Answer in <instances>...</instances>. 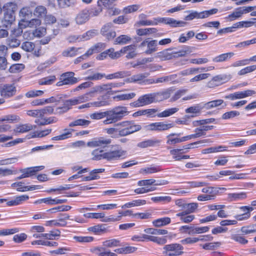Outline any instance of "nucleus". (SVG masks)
Returning <instances> with one entry per match:
<instances>
[{"label": "nucleus", "mask_w": 256, "mask_h": 256, "mask_svg": "<svg viewBox=\"0 0 256 256\" xmlns=\"http://www.w3.org/2000/svg\"><path fill=\"white\" fill-rule=\"evenodd\" d=\"M129 112L128 108L123 106H117L112 109L104 112H98L90 115L91 118L100 120L105 117L103 121L104 124H112L121 120L124 116L128 115Z\"/></svg>", "instance_id": "f257e3e1"}, {"label": "nucleus", "mask_w": 256, "mask_h": 256, "mask_svg": "<svg viewBox=\"0 0 256 256\" xmlns=\"http://www.w3.org/2000/svg\"><path fill=\"white\" fill-rule=\"evenodd\" d=\"M116 128L104 129V131L108 134H112L118 132L120 136H125L140 130V125L136 124L133 121H123L115 124Z\"/></svg>", "instance_id": "f03ea898"}, {"label": "nucleus", "mask_w": 256, "mask_h": 256, "mask_svg": "<svg viewBox=\"0 0 256 256\" xmlns=\"http://www.w3.org/2000/svg\"><path fill=\"white\" fill-rule=\"evenodd\" d=\"M183 247L178 244L166 245L163 248L162 254L166 256H178L183 253Z\"/></svg>", "instance_id": "7ed1b4c3"}, {"label": "nucleus", "mask_w": 256, "mask_h": 256, "mask_svg": "<svg viewBox=\"0 0 256 256\" xmlns=\"http://www.w3.org/2000/svg\"><path fill=\"white\" fill-rule=\"evenodd\" d=\"M155 102L154 93L146 94L140 96L138 100L132 103L134 107H140L150 104Z\"/></svg>", "instance_id": "20e7f679"}, {"label": "nucleus", "mask_w": 256, "mask_h": 256, "mask_svg": "<svg viewBox=\"0 0 256 256\" xmlns=\"http://www.w3.org/2000/svg\"><path fill=\"white\" fill-rule=\"evenodd\" d=\"M256 92L253 90H246L244 91H238L226 95L224 96L226 99L230 100H235L238 99H242L248 96H252L256 94Z\"/></svg>", "instance_id": "39448f33"}, {"label": "nucleus", "mask_w": 256, "mask_h": 256, "mask_svg": "<svg viewBox=\"0 0 256 256\" xmlns=\"http://www.w3.org/2000/svg\"><path fill=\"white\" fill-rule=\"evenodd\" d=\"M230 78V76L229 74H222L216 76L208 82L207 86L210 88H214L228 82Z\"/></svg>", "instance_id": "423d86ee"}, {"label": "nucleus", "mask_w": 256, "mask_h": 256, "mask_svg": "<svg viewBox=\"0 0 256 256\" xmlns=\"http://www.w3.org/2000/svg\"><path fill=\"white\" fill-rule=\"evenodd\" d=\"M74 75L73 72H67L63 74L61 76V80L58 82L56 86H60L63 85L72 84L78 82V80L76 78L74 77Z\"/></svg>", "instance_id": "0eeeda50"}, {"label": "nucleus", "mask_w": 256, "mask_h": 256, "mask_svg": "<svg viewBox=\"0 0 256 256\" xmlns=\"http://www.w3.org/2000/svg\"><path fill=\"white\" fill-rule=\"evenodd\" d=\"M157 40H150V38H148L144 40L141 42L138 47L142 48L144 46H147V49L144 51V53L147 54H151L157 50Z\"/></svg>", "instance_id": "6e6552de"}, {"label": "nucleus", "mask_w": 256, "mask_h": 256, "mask_svg": "<svg viewBox=\"0 0 256 256\" xmlns=\"http://www.w3.org/2000/svg\"><path fill=\"white\" fill-rule=\"evenodd\" d=\"M126 152L121 149L105 152L104 158L108 161L116 160L125 156Z\"/></svg>", "instance_id": "1a4fd4ad"}, {"label": "nucleus", "mask_w": 256, "mask_h": 256, "mask_svg": "<svg viewBox=\"0 0 256 256\" xmlns=\"http://www.w3.org/2000/svg\"><path fill=\"white\" fill-rule=\"evenodd\" d=\"M112 23H107L104 25L100 30L101 34L105 36L108 40L113 39L116 36V32L112 30Z\"/></svg>", "instance_id": "9d476101"}, {"label": "nucleus", "mask_w": 256, "mask_h": 256, "mask_svg": "<svg viewBox=\"0 0 256 256\" xmlns=\"http://www.w3.org/2000/svg\"><path fill=\"white\" fill-rule=\"evenodd\" d=\"M88 9L85 8L79 12L76 15L74 20L76 24L82 25L89 20Z\"/></svg>", "instance_id": "9b49d317"}, {"label": "nucleus", "mask_w": 256, "mask_h": 256, "mask_svg": "<svg viewBox=\"0 0 256 256\" xmlns=\"http://www.w3.org/2000/svg\"><path fill=\"white\" fill-rule=\"evenodd\" d=\"M44 166H34L28 168L26 170H20L23 174L20 176H18L16 179L20 180L24 178H28L34 175L36 172L43 170Z\"/></svg>", "instance_id": "f8f14e48"}, {"label": "nucleus", "mask_w": 256, "mask_h": 256, "mask_svg": "<svg viewBox=\"0 0 256 256\" xmlns=\"http://www.w3.org/2000/svg\"><path fill=\"white\" fill-rule=\"evenodd\" d=\"M112 142L110 138H100L88 142L87 143V146L90 148H94L97 146H105Z\"/></svg>", "instance_id": "ddd939ff"}, {"label": "nucleus", "mask_w": 256, "mask_h": 256, "mask_svg": "<svg viewBox=\"0 0 256 256\" xmlns=\"http://www.w3.org/2000/svg\"><path fill=\"white\" fill-rule=\"evenodd\" d=\"M160 22H163L166 24L169 25L172 27L184 26L187 24V22L182 20H177L172 18H160Z\"/></svg>", "instance_id": "4468645a"}, {"label": "nucleus", "mask_w": 256, "mask_h": 256, "mask_svg": "<svg viewBox=\"0 0 256 256\" xmlns=\"http://www.w3.org/2000/svg\"><path fill=\"white\" fill-rule=\"evenodd\" d=\"M110 102L108 100H100L99 98L98 101L94 102H88L80 106L78 108L79 109L89 108L92 106L100 107L109 105Z\"/></svg>", "instance_id": "2eb2a0df"}, {"label": "nucleus", "mask_w": 256, "mask_h": 256, "mask_svg": "<svg viewBox=\"0 0 256 256\" xmlns=\"http://www.w3.org/2000/svg\"><path fill=\"white\" fill-rule=\"evenodd\" d=\"M120 52L124 54H126V57L128 59H132L136 56V48L134 46L130 45L123 48Z\"/></svg>", "instance_id": "dca6fc26"}, {"label": "nucleus", "mask_w": 256, "mask_h": 256, "mask_svg": "<svg viewBox=\"0 0 256 256\" xmlns=\"http://www.w3.org/2000/svg\"><path fill=\"white\" fill-rule=\"evenodd\" d=\"M172 90L168 88L163 92L154 93L155 102H160L168 98Z\"/></svg>", "instance_id": "f3484780"}, {"label": "nucleus", "mask_w": 256, "mask_h": 256, "mask_svg": "<svg viewBox=\"0 0 256 256\" xmlns=\"http://www.w3.org/2000/svg\"><path fill=\"white\" fill-rule=\"evenodd\" d=\"M94 96V93L92 90L88 92H87L83 95L80 96L74 99L75 104H78L82 102H84L88 101L90 98Z\"/></svg>", "instance_id": "a211bd4d"}, {"label": "nucleus", "mask_w": 256, "mask_h": 256, "mask_svg": "<svg viewBox=\"0 0 256 256\" xmlns=\"http://www.w3.org/2000/svg\"><path fill=\"white\" fill-rule=\"evenodd\" d=\"M36 128V126H32L30 124L17 125L14 130L16 132L24 133Z\"/></svg>", "instance_id": "6ab92c4d"}, {"label": "nucleus", "mask_w": 256, "mask_h": 256, "mask_svg": "<svg viewBox=\"0 0 256 256\" xmlns=\"http://www.w3.org/2000/svg\"><path fill=\"white\" fill-rule=\"evenodd\" d=\"M16 92V88L12 86H4L1 90V95L4 97H10L14 94Z\"/></svg>", "instance_id": "aec40b11"}, {"label": "nucleus", "mask_w": 256, "mask_h": 256, "mask_svg": "<svg viewBox=\"0 0 256 256\" xmlns=\"http://www.w3.org/2000/svg\"><path fill=\"white\" fill-rule=\"evenodd\" d=\"M207 18L205 11L198 12L196 11H192L189 14L186 16L184 20H192L194 18Z\"/></svg>", "instance_id": "412c9836"}, {"label": "nucleus", "mask_w": 256, "mask_h": 256, "mask_svg": "<svg viewBox=\"0 0 256 256\" xmlns=\"http://www.w3.org/2000/svg\"><path fill=\"white\" fill-rule=\"evenodd\" d=\"M234 56V53L232 52L222 54L213 58L212 61L216 63L222 62L230 59Z\"/></svg>", "instance_id": "4be33fe9"}, {"label": "nucleus", "mask_w": 256, "mask_h": 256, "mask_svg": "<svg viewBox=\"0 0 256 256\" xmlns=\"http://www.w3.org/2000/svg\"><path fill=\"white\" fill-rule=\"evenodd\" d=\"M177 78V74H174L172 75H170L168 76H163L161 78H158L156 80L154 79L150 80V84L153 83H162V82H172L174 81V80Z\"/></svg>", "instance_id": "5701e85b"}, {"label": "nucleus", "mask_w": 256, "mask_h": 256, "mask_svg": "<svg viewBox=\"0 0 256 256\" xmlns=\"http://www.w3.org/2000/svg\"><path fill=\"white\" fill-rule=\"evenodd\" d=\"M15 21V14L13 12H4L3 22L6 27L12 24Z\"/></svg>", "instance_id": "b1692460"}, {"label": "nucleus", "mask_w": 256, "mask_h": 256, "mask_svg": "<svg viewBox=\"0 0 256 256\" xmlns=\"http://www.w3.org/2000/svg\"><path fill=\"white\" fill-rule=\"evenodd\" d=\"M94 252L98 256H117L115 253L106 250L104 247H98L94 248Z\"/></svg>", "instance_id": "393cba45"}, {"label": "nucleus", "mask_w": 256, "mask_h": 256, "mask_svg": "<svg viewBox=\"0 0 256 256\" xmlns=\"http://www.w3.org/2000/svg\"><path fill=\"white\" fill-rule=\"evenodd\" d=\"M90 124V122L85 119L79 118L76 119L68 124L70 127H74L76 126H87Z\"/></svg>", "instance_id": "a878e982"}, {"label": "nucleus", "mask_w": 256, "mask_h": 256, "mask_svg": "<svg viewBox=\"0 0 256 256\" xmlns=\"http://www.w3.org/2000/svg\"><path fill=\"white\" fill-rule=\"evenodd\" d=\"M171 220L168 217H164L153 221L152 224L156 227H160L166 226L170 223Z\"/></svg>", "instance_id": "bb28decb"}, {"label": "nucleus", "mask_w": 256, "mask_h": 256, "mask_svg": "<svg viewBox=\"0 0 256 256\" xmlns=\"http://www.w3.org/2000/svg\"><path fill=\"white\" fill-rule=\"evenodd\" d=\"M176 216L180 217V220L184 223H190L195 218L194 215L184 214V212H179L176 214Z\"/></svg>", "instance_id": "cd10ccee"}, {"label": "nucleus", "mask_w": 256, "mask_h": 256, "mask_svg": "<svg viewBox=\"0 0 256 256\" xmlns=\"http://www.w3.org/2000/svg\"><path fill=\"white\" fill-rule=\"evenodd\" d=\"M75 103L74 100V99H70L66 100L64 102V106L62 107H58V110H62V111L60 112H59L60 114H62L64 112H66L67 111H68L70 108V106H74Z\"/></svg>", "instance_id": "c85d7f7f"}, {"label": "nucleus", "mask_w": 256, "mask_h": 256, "mask_svg": "<svg viewBox=\"0 0 256 256\" xmlns=\"http://www.w3.org/2000/svg\"><path fill=\"white\" fill-rule=\"evenodd\" d=\"M144 238H147L150 241L156 242L158 244H163L166 243V237H158V236H154L148 235H144Z\"/></svg>", "instance_id": "c756f323"}, {"label": "nucleus", "mask_w": 256, "mask_h": 256, "mask_svg": "<svg viewBox=\"0 0 256 256\" xmlns=\"http://www.w3.org/2000/svg\"><path fill=\"white\" fill-rule=\"evenodd\" d=\"M3 9L4 12H13L15 14L16 11L18 9V6L15 2H8L3 6Z\"/></svg>", "instance_id": "7c9ffc66"}, {"label": "nucleus", "mask_w": 256, "mask_h": 256, "mask_svg": "<svg viewBox=\"0 0 256 256\" xmlns=\"http://www.w3.org/2000/svg\"><path fill=\"white\" fill-rule=\"evenodd\" d=\"M58 6L60 8L74 6L76 4V0H57Z\"/></svg>", "instance_id": "2f4dec72"}, {"label": "nucleus", "mask_w": 256, "mask_h": 256, "mask_svg": "<svg viewBox=\"0 0 256 256\" xmlns=\"http://www.w3.org/2000/svg\"><path fill=\"white\" fill-rule=\"evenodd\" d=\"M146 204V200H137L128 202L123 205L122 208H131L134 206H138L144 205Z\"/></svg>", "instance_id": "473e14b6"}, {"label": "nucleus", "mask_w": 256, "mask_h": 256, "mask_svg": "<svg viewBox=\"0 0 256 256\" xmlns=\"http://www.w3.org/2000/svg\"><path fill=\"white\" fill-rule=\"evenodd\" d=\"M180 136V134L177 133H171L166 136L167 140L166 143L170 145H174L176 144H178L179 140L178 138H174V136Z\"/></svg>", "instance_id": "72a5a7b5"}, {"label": "nucleus", "mask_w": 256, "mask_h": 256, "mask_svg": "<svg viewBox=\"0 0 256 256\" xmlns=\"http://www.w3.org/2000/svg\"><path fill=\"white\" fill-rule=\"evenodd\" d=\"M223 103H224V100L221 99L216 100L206 103L204 108L208 110L220 106Z\"/></svg>", "instance_id": "f704fd0d"}, {"label": "nucleus", "mask_w": 256, "mask_h": 256, "mask_svg": "<svg viewBox=\"0 0 256 256\" xmlns=\"http://www.w3.org/2000/svg\"><path fill=\"white\" fill-rule=\"evenodd\" d=\"M197 208L198 204L196 203H186L184 207V208L183 209V211L182 212H181L190 214L191 213L194 212Z\"/></svg>", "instance_id": "c9c22d12"}, {"label": "nucleus", "mask_w": 256, "mask_h": 256, "mask_svg": "<svg viewBox=\"0 0 256 256\" xmlns=\"http://www.w3.org/2000/svg\"><path fill=\"white\" fill-rule=\"evenodd\" d=\"M246 198L245 192L229 194L228 198L230 201H236L244 199Z\"/></svg>", "instance_id": "e433bc0d"}, {"label": "nucleus", "mask_w": 256, "mask_h": 256, "mask_svg": "<svg viewBox=\"0 0 256 256\" xmlns=\"http://www.w3.org/2000/svg\"><path fill=\"white\" fill-rule=\"evenodd\" d=\"M158 56L162 60H170L174 58V52H169L168 50L158 53Z\"/></svg>", "instance_id": "4c0bfd02"}, {"label": "nucleus", "mask_w": 256, "mask_h": 256, "mask_svg": "<svg viewBox=\"0 0 256 256\" xmlns=\"http://www.w3.org/2000/svg\"><path fill=\"white\" fill-rule=\"evenodd\" d=\"M20 120V118L19 116L16 114H8L4 116L2 118H0V122L7 121L9 122H18Z\"/></svg>", "instance_id": "58836bf2"}, {"label": "nucleus", "mask_w": 256, "mask_h": 256, "mask_svg": "<svg viewBox=\"0 0 256 256\" xmlns=\"http://www.w3.org/2000/svg\"><path fill=\"white\" fill-rule=\"evenodd\" d=\"M104 153L105 152H104L103 150H99L98 149L94 150L92 152V160H99L104 159Z\"/></svg>", "instance_id": "ea45409f"}, {"label": "nucleus", "mask_w": 256, "mask_h": 256, "mask_svg": "<svg viewBox=\"0 0 256 256\" xmlns=\"http://www.w3.org/2000/svg\"><path fill=\"white\" fill-rule=\"evenodd\" d=\"M92 90L94 94L96 92H108L112 89L110 88V84H108L102 86H96Z\"/></svg>", "instance_id": "a19ab883"}, {"label": "nucleus", "mask_w": 256, "mask_h": 256, "mask_svg": "<svg viewBox=\"0 0 256 256\" xmlns=\"http://www.w3.org/2000/svg\"><path fill=\"white\" fill-rule=\"evenodd\" d=\"M178 108H169V109H168V110H166L163 111L162 112L158 114L157 116L158 118L168 117V116L172 115L173 114H174V113L177 112L178 111Z\"/></svg>", "instance_id": "79ce46f5"}, {"label": "nucleus", "mask_w": 256, "mask_h": 256, "mask_svg": "<svg viewBox=\"0 0 256 256\" xmlns=\"http://www.w3.org/2000/svg\"><path fill=\"white\" fill-rule=\"evenodd\" d=\"M202 191L206 194L208 196H212V198L214 199L218 192V190L216 188L211 186L203 188Z\"/></svg>", "instance_id": "37998d69"}, {"label": "nucleus", "mask_w": 256, "mask_h": 256, "mask_svg": "<svg viewBox=\"0 0 256 256\" xmlns=\"http://www.w3.org/2000/svg\"><path fill=\"white\" fill-rule=\"evenodd\" d=\"M98 30H92L86 32V33L82 35V38H80V40H88L90 38L94 37V36L98 35Z\"/></svg>", "instance_id": "c03bdc74"}, {"label": "nucleus", "mask_w": 256, "mask_h": 256, "mask_svg": "<svg viewBox=\"0 0 256 256\" xmlns=\"http://www.w3.org/2000/svg\"><path fill=\"white\" fill-rule=\"evenodd\" d=\"M129 72H128L122 71V72H115L114 74H110L106 76V78L107 79H113V78H122L127 76H129Z\"/></svg>", "instance_id": "a18cd8bd"}, {"label": "nucleus", "mask_w": 256, "mask_h": 256, "mask_svg": "<svg viewBox=\"0 0 256 256\" xmlns=\"http://www.w3.org/2000/svg\"><path fill=\"white\" fill-rule=\"evenodd\" d=\"M56 80L54 76H50L40 79L38 81L40 85H49L52 84Z\"/></svg>", "instance_id": "49530a36"}, {"label": "nucleus", "mask_w": 256, "mask_h": 256, "mask_svg": "<svg viewBox=\"0 0 256 256\" xmlns=\"http://www.w3.org/2000/svg\"><path fill=\"white\" fill-rule=\"evenodd\" d=\"M131 38L126 35H121L116 38L114 41L115 44H124L130 40Z\"/></svg>", "instance_id": "de8ad7c7"}, {"label": "nucleus", "mask_w": 256, "mask_h": 256, "mask_svg": "<svg viewBox=\"0 0 256 256\" xmlns=\"http://www.w3.org/2000/svg\"><path fill=\"white\" fill-rule=\"evenodd\" d=\"M46 13V8L42 6H37L34 12V15L38 17H42L45 16Z\"/></svg>", "instance_id": "09e8293b"}, {"label": "nucleus", "mask_w": 256, "mask_h": 256, "mask_svg": "<svg viewBox=\"0 0 256 256\" xmlns=\"http://www.w3.org/2000/svg\"><path fill=\"white\" fill-rule=\"evenodd\" d=\"M24 68V65L22 64H12L9 68V72L12 73L18 72Z\"/></svg>", "instance_id": "8fccbe9b"}, {"label": "nucleus", "mask_w": 256, "mask_h": 256, "mask_svg": "<svg viewBox=\"0 0 256 256\" xmlns=\"http://www.w3.org/2000/svg\"><path fill=\"white\" fill-rule=\"evenodd\" d=\"M140 7V6L138 4L128 6L124 8L122 12L126 14H130L137 11Z\"/></svg>", "instance_id": "3c124183"}, {"label": "nucleus", "mask_w": 256, "mask_h": 256, "mask_svg": "<svg viewBox=\"0 0 256 256\" xmlns=\"http://www.w3.org/2000/svg\"><path fill=\"white\" fill-rule=\"evenodd\" d=\"M148 76V73L139 74H138L134 75L130 78V82H137L141 81L146 78Z\"/></svg>", "instance_id": "603ef678"}, {"label": "nucleus", "mask_w": 256, "mask_h": 256, "mask_svg": "<svg viewBox=\"0 0 256 256\" xmlns=\"http://www.w3.org/2000/svg\"><path fill=\"white\" fill-rule=\"evenodd\" d=\"M158 122V131L162 132L169 130L170 128L174 127L172 123L170 124H164L162 122Z\"/></svg>", "instance_id": "864d4df0"}, {"label": "nucleus", "mask_w": 256, "mask_h": 256, "mask_svg": "<svg viewBox=\"0 0 256 256\" xmlns=\"http://www.w3.org/2000/svg\"><path fill=\"white\" fill-rule=\"evenodd\" d=\"M104 247L112 248L120 246V241L116 239H112L104 241L103 242Z\"/></svg>", "instance_id": "5fc2aeb1"}, {"label": "nucleus", "mask_w": 256, "mask_h": 256, "mask_svg": "<svg viewBox=\"0 0 256 256\" xmlns=\"http://www.w3.org/2000/svg\"><path fill=\"white\" fill-rule=\"evenodd\" d=\"M190 47L185 46L182 50L178 52H174V58L184 56L190 52Z\"/></svg>", "instance_id": "6e6d98bb"}, {"label": "nucleus", "mask_w": 256, "mask_h": 256, "mask_svg": "<svg viewBox=\"0 0 256 256\" xmlns=\"http://www.w3.org/2000/svg\"><path fill=\"white\" fill-rule=\"evenodd\" d=\"M209 227L208 226H203L200 228H194L193 226V228L191 230H190L188 232L189 234H201L203 232H206L209 230Z\"/></svg>", "instance_id": "4d7b16f0"}, {"label": "nucleus", "mask_w": 256, "mask_h": 256, "mask_svg": "<svg viewBox=\"0 0 256 256\" xmlns=\"http://www.w3.org/2000/svg\"><path fill=\"white\" fill-rule=\"evenodd\" d=\"M20 42L15 38H10L6 40V44L10 48H16L20 46Z\"/></svg>", "instance_id": "13d9d810"}, {"label": "nucleus", "mask_w": 256, "mask_h": 256, "mask_svg": "<svg viewBox=\"0 0 256 256\" xmlns=\"http://www.w3.org/2000/svg\"><path fill=\"white\" fill-rule=\"evenodd\" d=\"M34 44L30 42H26L22 44V48L26 52H30L32 51L34 48Z\"/></svg>", "instance_id": "bf43d9fd"}, {"label": "nucleus", "mask_w": 256, "mask_h": 256, "mask_svg": "<svg viewBox=\"0 0 256 256\" xmlns=\"http://www.w3.org/2000/svg\"><path fill=\"white\" fill-rule=\"evenodd\" d=\"M240 113L238 111L232 110L228 112H226L222 116V118L224 120H227L232 118L240 116Z\"/></svg>", "instance_id": "052dcab7"}, {"label": "nucleus", "mask_w": 256, "mask_h": 256, "mask_svg": "<svg viewBox=\"0 0 256 256\" xmlns=\"http://www.w3.org/2000/svg\"><path fill=\"white\" fill-rule=\"evenodd\" d=\"M104 168L94 169L90 172V174L92 177V180H98L100 178L98 174L104 172Z\"/></svg>", "instance_id": "680f3d73"}, {"label": "nucleus", "mask_w": 256, "mask_h": 256, "mask_svg": "<svg viewBox=\"0 0 256 256\" xmlns=\"http://www.w3.org/2000/svg\"><path fill=\"white\" fill-rule=\"evenodd\" d=\"M51 128L46 129L40 132H34V134L32 136V138H42L45 136L52 132Z\"/></svg>", "instance_id": "e2e57ef3"}, {"label": "nucleus", "mask_w": 256, "mask_h": 256, "mask_svg": "<svg viewBox=\"0 0 256 256\" xmlns=\"http://www.w3.org/2000/svg\"><path fill=\"white\" fill-rule=\"evenodd\" d=\"M105 76L104 74L100 72L93 74H92L89 75L85 78L86 80H96L102 79Z\"/></svg>", "instance_id": "0e129e2a"}, {"label": "nucleus", "mask_w": 256, "mask_h": 256, "mask_svg": "<svg viewBox=\"0 0 256 256\" xmlns=\"http://www.w3.org/2000/svg\"><path fill=\"white\" fill-rule=\"evenodd\" d=\"M210 76V74L208 73L201 74L194 76L190 81V82H198L200 80L206 79Z\"/></svg>", "instance_id": "69168bd1"}, {"label": "nucleus", "mask_w": 256, "mask_h": 256, "mask_svg": "<svg viewBox=\"0 0 256 256\" xmlns=\"http://www.w3.org/2000/svg\"><path fill=\"white\" fill-rule=\"evenodd\" d=\"M63 97V94H58L55 96H51L48 98L45 99V102H46V104L60 102V100L62 99Z\"/></svg>", "instance_id": "338daca9"}, {"label": "nucleus", "mask_w": 256, "mask_h": 256, "mask_svg": "<svg viewBox=\"0 0 256 256\" xmlns=\"http://www.w3.org/2000/svg\"><path fill=\"white\" fill-rule=\"evenodd\" d=\"M42 117L44 116L45 115H48L53 114L54 109L53 107L50 106H47L42 108L40 109Z\"/></svg>", "instance_id": "774afa93"}]
</instances>
